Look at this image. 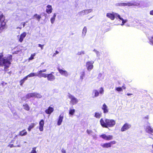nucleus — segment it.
I'll use <instances>...</instances> for the list:
<instances>
[{
    "instance_id": "nucleus-37",
    "label": "nucleus",
    "mask_w": 153,
    "mask_h": 153,
    "mask_svg": "<svg viewBox=\"0 0 153 153\" xmlns=\"http://www.w3.org/2000/svg\"><path fill=\"white\" fill-rule=\"evenodd\" d=\"M36 147L33 148L31 152L29 153H37L36 151Z\"/></svg>"
},
{
    "instance_id": "nucleus-53",
    "label": "nucleus",
    "mask_w": 153,
    "mask_h": 153,
    "mask_svg": "<svg viewBox=\"0 0 153 153\" xmlns=\"http://www.w3.org/2000/svg\"><path fill=\"white\" fill-rule=\"evenodd\" d=\"M127 95L128 96H130V95H132V94H130V93H127Z\"/></svg>"
},
{
    "instance_id": "nucleus-29",
    "label": "nucleus",
    "mask_w": 153,
    "mask_h": 153,
    "mask_svg": "<svg viewBox=\"0 0 153 153\" xmlns=\"http://www.w3.org/2000/svg\"><path fill=\"white\" fill-rule=\"evenodd\" d=\"M46 71V69H44L42 70H40L37 73V74L36 75V76H39L41 74V73L45 72Z\"/></svg>"
},
{
    "instance_id": "nucleus-39",
    "label": "nucleus",
    "mask_w": 153,
    "mask_h": 153,
    "mask_svg": "<svg viewBox=\"0 0 153 153\" xmlns=\"http://www.w3.org/2000/svg\"><path fill=\"white\" fill-rule=\"evenodd\" d=\"M35 53H34L33 54H31V55L29 57V60H31L33 59L34 57L35 56Z\"/></svg>"
},
{
    "instance_id": "nucleus-6",
    "label": "nucleus",
    "mask_w": 153,
    "mask_h": 153,
    "mask_svg": "<svg viewBox=\"0 0 153 153\" xmlns=\"http://www.w3.org/2000/svg\"><path fill=\"white\" fill-rule=\"evenodd\" d=\"M117 142L115 140L111 141L108 143H104L101 145V146L103 148H111L112 145L116 144Z\"/></svg>"
},
{
    "instance_id": "nucleus-2",
    "label": "nucleus",
    "mask_w": 153,
    "mask_h": 153,
    "mask_svg": "<svg viewBox=\"0 0 153 153\" xmlns=\"http://www.w3.org/2000/svg\"><path fill=\"white\" fill-rule=\"evenodd\" d=\"M8 59L3 58L2 59V62L1 63V65H0V66H4V69H7L10 66L12 59V56L11 55H10L8 57Z\"/></svg>"
},
{
    "instance_id": "nucleus-30",
    "label": "nucleus",
    "mask_w": 153,
    "mask_h": 153,
    "mask_svg": "<svg viewBox=\"0 0 153 153\" xmlns=\"http://www.w3.org/2000/svg\"><path fill=\"white\" fill-rule=\"evenodd\" d=\"M56 14L55 13L54 14L53 16L51 19V21L52 24H53L55 21L56 17Z\"/></svg>"
},
{
    "instance_id": "nucleus-22",
    "label": "nucleus",
    "mask_w": 153,
    "mask_h": 153,
    "mask_svg": "<svg viewBox=\"0 0 153 153\" xmlns=\"http://www.w3.org/2000/svg\"><path fill=\"white\" fill-rule=\"evenodd\" d=\"M5 20V17L3 13H1L0 15V23H1L2 22H4Z\"/></svg>"
},
{
    "instance_id": "nucleus-5",
    "label": "nucleus",
    "mask_w": 153,
    "mask_h": 153,
    "mask_svg": "<svg viewBox=\"0 0 153 153\" xmlns=\"http://www.w3.org/2000/svg\"><path fill=\"white\" fill-rule=\"evenodd\" d=\"M68 97L70 99V103L71 104H72L73 105H74L78 102V100L74 96L71 94H69L68 96Z\"/></svg>"
},
{
    "instance_id": "nucleus-50",
    "label": "nucleus",
    "mask_w": 153,
    "mask_h": 153,
    "mask_svg": "<svg viewBox=\"0 0 153 153\" xmlns=\"http://www.w3.org/2000/svg\"><path fill=\"white\" fill-rule=\"evenodd\" d=\"M27 21L26 22H23L22 23V25H23V27H24L25 25V24L26 23H27Z\"/></svg>"
},
{
    "instance_id": "nucleus-32",
    "label": "nucleus",
    "mask_w": 153,
    "mask_h": 153,
    "mask_svg": "<svg viewBox=\"0 0 153 153\" xmlns=\"http://www.w3.org/2000/svg\"><path fill=\"white\" fill-rule=\"evenodd\" d=\"M75 110L74 109H70L69 110V113L71 115H73L75 112Z\"/></svg>"
},
{
    "instance_id": "nucleus-28",
    "label": "nucleus",
    "mask_w": 153,
    "mask_h": 153,
    "mask_svg": "<svg viewBox=\"0 0 153 153\" xmlns=\"http://www.w3.org/2000/svg\"><path fill=\"white\" fill-rule=\"evenodd\" d=\"M27 79V78L26 76H25L23 79L21 80L19 82L20 85L22 86L24 83L25 81Z\"/></svg>"
},
{
    "instance_id": "nucleus-21",
    "label": "nucleus",
    "mask_w": 153,
    "mask_h": 153,
    "mask_svg": "<svg viewBox=\"0 0 153 153\" xmlns=\"http://www.w3.org/2000/svg\"><path fill=\"white\" fill-rule=\"evenodd\" d=\"M102 116V113L101 112H95L94 117L97 118L99 119Z\"/></svg>"
},
{
    "instance_id": "nucleus-15",
    "label": "nucleus",
    "mask_w": 153,
    "mask_h": 153,
    "mask_svg": "<svg viewBox=\"0 0 153 153\" xmlns=\"http://www.w3.org/2000/svg\"><path fill=\"white\" fill-rule=\"evenodd\" d=\"M57 69L59 73L62 75L67 76L68 75L67 72L65 70H63L62 69H61L59 67H58Z\"/></svg>"
},
{
    "instance_id": "nucleus-49",
    "label": "nucleus",
    "mask_w": 153,
    "mask_h": 153,
    "mask_svg": "<svg viewBox=\"0 0 153 153\" xmlns=\"http://www.w3.org/2000/svg\"><path fill=\"white\" fill-rule=\"evenodd\" d=\"M52 10H46L47 12L48 13H50L52 12Z\"/></svg>"
},
{
    "instance_id": "nucleus-8",
    "label": "nucleus",
    "mask_w": 153,
    "mask_h": 153,
    "mask_svg": "<svg viewBox=\"0 0 153 153\" xmlns=\"http://www.w3.org/2000/svg\"><path fill=\"white\" fill-rule=\"evenodd\" d=\"M94 62L93 61H88L86 63V67L87 70L89 71H90L93 68L94 66L93 64Z\"/></svg>"
},
{
    "instance_id": "nucleus-27",
    "label": "nucleus",
    "mask_w": 153,
    "mask_h": 153,
    "mask_svg": "<svg viewBox=\"0 0 153 153\" xmlns=\"http://www.w3.org/2000/svg\"><path fill=\"white\" fill-rule=\"evenodd\" d=\"M35 126V124L34 123H32L28 127L27 129L29 131H30L32 128H34Z\"/></svg>"
},
{
    "instance_id": "nucleus-54",
    "label": "nucleus",
    "mask_w": 153,
    "mask_h": 153,
    "mask_svg": "<svg viewBox=\"0 0 153 153\" xmlns=\"http://www.w3.org/2000/svg\"><path fill=\"white\" fill-rule=\"evenodd\" d=\"M152 148L153 149V144L152 145Z\"/></svg>"
},
{
    "instance_id": "nucleus-25",
    "label": "nucleus",
    "mask_w": 153,
    "mask_h": 153,
    "mask_svg": "<svg viewBox=\"0 0 153 153\" xmlns=\"http://www.w3.org/2000/svg\"><path fill=\"white\" fill-rule=\"evenodd\" d=\"M27 134V132L26 131L25 129H24L21 131H20L19 133V134L21 136H25Z\"/></svg>"
},
{
    "instance_id": "nucleus-46",
    "label": "nucleus",
    "mask_w": 153,
    "mask_h": 153,
    "mask_svg": "<svg viewBox=\"0 0 153 153\" xmlns=\"http://www.w3.org/2000/svg\"><path fill=\"white\" fill-rule=\"evenodd\" d=\"M87 132L88 133V134H90L92 132V131L91 130H89L88 129H87Z\"/></svg>"
},
{
    "instance_id": "nucleus-41",
    "label": "nucleus",
    "mask_w": 153,
    "mask_h": 153,
    "mask_svg": "<svg viewBox=\"0 0 153 153\" xmlns=\"http://www.w3.org/2000/svg\"><path fill=\"white\" fill-rule=\"evenodd\" d=\"M44 46V45H41L40 44H38V46L41 48V50L43 49V47Z\"/></svg>"
},
{
    "instance_id": "nucleus-19",
    "label": "nucleus",
    "mask_w": 153,
    "mask_h": 153,
    "mask_svg": "<svg viewBox=\"0 0 153 153\" xmlns=\"http://www.w3.org/2000/svg\"><path fill=\"white\" fill-rule=\"evenodd\" d=\"M63 117V115H60L59 116L57 123L58 125L59 126L61 124Z\"/></svg>"
},
{
    "instance_id": "nucleus-47",
    "label": "nucleus",
    "mask_w": 153,
    "mask_h": 153,
    "mask_svg": "<svg viewBox=\"0 0 153 153\" xmlns=\"http://www.w3.org/2000/svg\"><path fill=\"white\" fill-rule=\"evenodd\" d=\"M85 73L84 72H83L82 73V75L81 76V77H82V78H83V77L85 76Z\"/></svg>"
},
{
    "instance_id": "nucleus-4",
    "label": "nucleus",
    "mask_w": 153,
    "mask_h": 153,
    "mask_svg": "<svg viewBox=\"0 0 153 153\" xmlns=\"http://www.w3.org/2000/svg\"><path fill=\"white\" fill-rule=\"evenodd\" d=\"M104 90L102 87H101L99 91V92L97 90H94L92 92V95L93 97H97L99 95V93L101 94H103L104 93Z\"/></svg>"
},
{
    "instance_id": "nucleus-36",
    "label": "nucleus",
    "mask_w": 153,
    "mask_h": 153,
    "mask_svg": "<svg viewBox=\"0 0 153 153\" xmlns=\"http://www.w3.org/2000/svg\"><path fill=\"white\" fill-rule=\"evenodd\" d=\"M149 43L153 45V35L149 39Z\"/></svg>"
},
{
    "instance_id": "nucleus-42",
    "label": "nucleus",
    "mask_w": 153,
    "mask_h": 153,
    "mask_svg": "<svg viewBox=\"0 0 153 153\" xmlns=\"http://www.w3.org/2000/svg\"><path fill=\"white\" fill-rule=\"evenodd\" d=\"M47 7L48 8L46 10H52V6L51 5H48Z\"/></svg>"
},
{
    "instance_id": "nucleus-45",
    "label": "nucleus",
    "mask_w": 153,
    "mask_h": 153,
    "mask_svg": "<svg viewBox=\"0 0 153 153\" xmlns=\"http://www.w3.org/2000/svg\"><path fill=\"white\" fill-rule=\"evenodd\" d=\"M8 146L10 148L16 147V146H14L13 144H10L8 145Z\"/></svg>"
},
{
    "instance_id": "nucleus-26",
    "label": "nucleus",
    "mask_w": 153,
    "mask_h": 153,
    "mask_svg": "<svg viewBox=\"0 0 153 153\" xmlns=\"http://www.w3.org/2000/svg\"><path fill=\"white\" fill-rule=\"evenodd\" d=\"M24 109L25 110L28 111L30 110V107L27 104H25L23 105Z\"/></svg>"
},
{
    "instance_id": "nucleus-12",
    "label": "nucleus",
    "mask_w": 153,
    "mask_h": 153,
    "mask_svg": "<svg viewBox=\"0 0 153 153\" xmlns=\"http://www.w3.org/2000/svg\"><path fill=\"white\" fill-rule=\"evenodd\" d=\"M53 108L50 106L47 109L45 110V112L46 114H50L53 112Z\"/></svg>"
},
{
    "instance_id": "nucleus-52",
    "label": "nucleus",
    "mask_w": 153,
    "mask_h": 153,
    "mask_svg": "<svg viewBox=\"0 0 153 153\" xmlns=\"http://www.w3.org/2000/svg\"><path fill=\"white\" fill-rule=\"evenodd\" d=\"M150 15H153V10H152L150 11Z\"/></svg>"
},
{
    "instance_id": "nucleus-16",
    "label": "nucleus",
    "mask_w": 153,
    "mask_h": 153,
    "mask_svg": "<svg viewBox=\"0 0 153 153\" xmlns=\"http://www.w3.org/2000/svg\"><path fill=\"white\" fill-rule=\"evenodd\" d=\"M44 125V121L43 120H41L39 122V130L40 131H42L43 130V126Z\"/></svg>"
},
{
    "instance_id": "nucleus-10",
    "label": "nucleus",
    "mask_w": 153,
    "mask_h": 153,
    "mask_svg": "<svg viewBox=\"0 0 153 153\" xmlns=\"http://www.w3.org/2000/svg\"><path fill=\"white\" fill-rule=\"evenodd\" d=\"M100 137L103 139L107 141L112 140L113 139V136L112 135H106L105 134L101 135H100Z\"/></svg>"
},
{
    "instance_id": "nucleus-11",
    "label": "nucleus",
    "mask_w": 153,
    "mask_h": 153,
    "mask_svg": "<svg viewBox=\"0 0 153 153\" xmlns=\"http://www.w3.org/2000/svg\"><path fill=\"white\" fill-rule=\"evenodd\" d=\"M54 73V72H52L50 74H48L47 78L48 80L52 81L55 79V76L53 75Z\"/></svg>"
},
{
    "instance_id": "nucleus-31",
    "label": "nucleus",
    "mask_w": 153,
    "mask_h": 153,
    "mask_svg": "<svg viewBox=\"0 0 153 153\" xmlns=\"http://www.w3.org/2000/svg\"><path fill=\"white\" fill-rule=\"evenodd\" d=\"M37 75L35 73H31L27 76H26V77L27 78L28 77H32L35 76H36Z\"/></svg>"
},
{
    "instance_id": "nucleus-38",
    "label": "nucleus",
    "mask_w": 153,
    "mask_h": 153,
    "mask_svg": "<svg viewBox=\"0 0 153 153\" xmlns=\"http://www.w3.org/2000/svg\"><path fill=\"white\" fill-rule=\"evenodd\" d=\"M117 91H123L122 88L121 87H117L115 89Z\"/></svg>"
},
{
    "instance_id": "nucleus-14",
    "label": "nucleus",
    "mask_w": 153,
    "mask_h": 153,
    "mask_svg": "<svg viewBox=\"0 0 153 153\" xmlns=\"http://www.w3.org/2000/svg\"><path fill=\"white\" fill-rule=\"evenodd\" d=\"M27 35V33L25 32L22 33L20 35L19 38V41L22 42L23 41V39Z\"/></svg>"
},
{
    "instance_id": "nucleus-44",
    "label": "nucleus",
    "mask_w": 153,
    "mask_h": 153,
    "mask_svg": "<svg viewBox=\"0 0 153 153\" xmlns=\"http://www.w3.org/2000/svg\"><path fill=\"white\" fill-rule=\"evenodd\" d=\"M149 118V116L148 115H147L146 116L143 117V119L145 120H148Z\"/></svg>"
},
{
    "instance_id": "nucleus-51",
    "label": "nucleus",
    "mask_w": 153,
    "mask_h": 153,
    "mask_svg": "<svg viewBox=\"0 0 153 153\" xmlns=\"http://www.w3.org/2000/svg\"><path fill=\"white\" fill-rule=\"evenodd\" d=\"M122 88L123 89H126V87L125 86V84H124L122 86Z\"/></svg>"
},
{
    "instance_id": "nucleus-1",
    "label": "nucleus",
    "mask_w": 153,
    "mask_h": 153,
    "mask_svg": "<svg viewBox=\"0 0 153 153\" xmlns=\"http://www.w3.org/2000/svg\"><path fill=\"white\" fill-rule=\"evenodd\" d=\"M100 122L101 126L105 128L113 127L116 124L115 121L114 120L105 119L104 120L102 118L100 119Z\"/></svg>"
},
{
    "instance_id": "nucleus-40",
    "label": "nucleus",
    "mask_w": 153,
    "mask_h": 153,
    "mask_svg": "<svg viewBox=\"0 0 153 153\" xmlns=\"http://www.w3.org/2000/svg\"><path fill=\"white\" fill-rule=\"evenodd\" d=\"M85 54V52L83 51H82L78 52L77 54L78 55H81L82 54Z\"/></svg>"
},
{
    "instance_id": "nucleus-9",
    "label": "nucleus",
    "mask_w": 153,
    "mask_h": 153,
    "mask_svg": "<svg viewBox=\"0 0 153 153\" xmlns=\"http://www.w3.org/2000/svg\"><path fill=\"white\" fill-rule=\"evenodd\" d=\"M138 3L135 2H128L127 3H122L120 4V5L123 6H131L137 5Z\"/></svg>"
},
{
    "instance_id": "nucleus-24",
    "label": "nucleus",
    "mask_w": 153,
    "mask_h": 153,
    "mask_svg": "<svg viewBox=\"0 0 153 153\" xmlns=\"http://www.w3.org/2000/svg\"><path fill=\"white\" fill-rule=\"evenodd\" d=\"M33 94L34 97L40 99L42 97V96L40 94L34 92Z\"/></svg>"
},
{
    "instance_id": "nucleus-43",
    "label": "nucleus",
    "mask_w": 153,
    "mask_h": 153,
    "mask_svg": "<svg viewBox=\"0 0 153 153\" xmlns=\"http://www.w3.org/2000/svg\"><path fill=\"white\" fill-rule=\"evenodd\" d=\"M59 53V52L58 51H55V52L53 53V56H56V55L57 54Z\"/></svg>"
},
{
    "instance_id": "nucleus-23",
    "label": "nucleus",
    "mask_w": 153,
    "mask_h": 153,
    "mask_svg": "<svg viewBox=\"0 0 153 153\" xmlns=\"http://www.w3.org/2000/svg\"><path fill=\"white\" fill-rule=\"evenodd\" d=\"M33 18L36 19L38 22L40 21V19L41 18L40 15H38L37 14H35L33 16Z\"/></svg>"
},
{
    "instance_id": "nucleus-13",
    "label": "nucleus",
    "mask_w": 153,
    "mask_h": 153,
    "mask_svg": "<svg viewBox=\"0 0 153 153\" xmlns=\"http://www.w3.org/2000/svg\"><path fill=\"white\" fill-rule=\"evenodd\" d=\"M6 28V23L1 22L0 24V33H1L4 29Z\"/></svg>"
},
{
    "instance_id": "nucleus-3",
    "label": "nucleus",
    "mask_w": 153,
    "mask_h": 153,
    "mask_svg": "<svg viewBox=\"0 0 153 153\" xmlns=\"http://www.w3.org/2000/svg\"><path fill=\"white\" fill-rule=\"evenodd\" d=\"M106 16L112 20L114 19L115 17H117L118 19L122 21V24H121L122 25H123L127 22L126 20H124L123 18L121 17L117 13H114L113 12L112 13H108L106 14Z\"/></svg>"
},
{
    "instance_id": "nucleus-20",
    "label": "nucleus",
    "mask_w": 153,
    "mask_h": 153,
    "mask_svg": "<svg viewBox=\"0 0 153 153\" xmlns=\"http://www.w3.org/2000/svg\"><path fill=\"white\" fill-rule=\"evenodd\" d=\"M33 94V93H28L25 96V98L26 99H29L31 97H34Z\"/></svg>"
},
{
    "instance_id": "nucleus-34",
    "label": "nucleus",
    "mask_w": 153,
    "mask_h": 153,
    "mask_svg": "<svg viewBox=\"0 0 153 153\" xmlns=\"http://www.w3.org/2000/svg\"><path fill=\"white\" fill-rule=\"evenodd\" d=\"M87 32V28L85 27H84L82 30V34L83 35H85Z\"/></svg>"
},
{
    "instance_id": "nucleus-33",
    "label": "nucleus",
    "mask_w": 153,
    "mask_h": 153,
    "mask_svg": "<svg viewBox=\"0 0 153 153\" xmlns=\"http://www.w3.org/2000/svg\"><path fill=\"white\" fill-rule=\"evenodd\" d=\"M48 74H45L44 73L41 74L40 76H38L39 77H44L45 78L47 77Z\"/></svg>"
},
{
    "instance_id": "nucleus-48",
    "label": "nucleus",
    "mask_w": 153,
    "mask_h": 153,
    "mask_svg": "<svg viewBox=\"0 0 153 153\" xmlns=\"http://www.w3.org/2000/svg\"><path fill=\"white\" fill-rule=\"evenodd\" d=\"M61 151L63 153H66V150L63 149H62L61 150Z\"/></svg>"
},
{
    "instance_id": "nucleus-18",
    "label": "nucleus",
    "mask_w": 153,
    "mask_h": 153,
    "mask_svg": "<svg viewBox=\"0 0 153 153\" xmlns=\"http://www.w3.org/2000/svg\"><path fill=\"white\" fill-rule=\"evenodd\" d=\"M146 131L147 133L153 135V129L150 126H147Z\"/></svg>"
},
{
    "instance_id": "nucleus-7",
    "label": "nucleus",
    "mask_w": 153,
    "mask_h": 153,
    "mask_svg": "<svg viewBox=\"0 0 153 153\" xmlns=\"http://www.w3.org/2000/svg\"><path fill=\"white\" fill-rule=\"evenodd\" d=\"M131 127V125L130 124L127 123H126L124 124L121 128V131L122 132L125 131L129 129Z\"/></svg>"
},
{
    "instance_id": "nucleus-17",
    "label": "nucleus",
    "mask_w": 153,
    "mask_h": 153,
    "mask_svg": "<svg viewBox=\"0 0 153 153\" xmlns=\"http://www.w3.org/2000/svg\"><path fill=\"white\" fill-rule=\"evenodd\" d=\"M102 108L103 111L104 113H106L108 112V107L105 103L103 105Z\"/></svg>"
},
{
    "instance_id": "nucleus-35",
    "label": "nucleus",
    "mask_w": 153,
    "mask_h": 153,
    "mask_svg": "<svg viewBox=\"0 0 153 153\" xmlns=\"http://www.w3.org/2000/svg\"><path fill=\"white\" fill-rule=\"evenodd\" d=\"M3 53H1L0 55V65H1V63L2 62V59L3 58H3Z\"/></svg>"
}]
</instances>
